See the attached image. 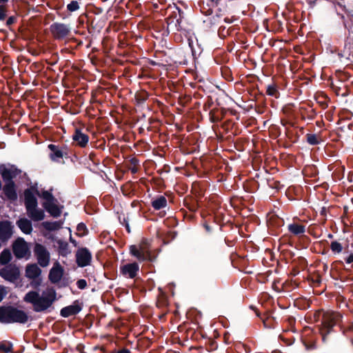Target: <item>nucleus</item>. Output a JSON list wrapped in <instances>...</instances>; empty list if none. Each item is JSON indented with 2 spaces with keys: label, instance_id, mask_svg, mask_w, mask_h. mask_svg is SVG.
<instances>
[{
  "label": "nucleus",
  "instance_id": "obj_16",
  "mask_svg": "<svg viewBox=\"0 0 353 353\" xmlns=\"http://www.w3.org/2000/svg\"><path fill=\"white\" fill-rule=\"evenodd\" d=\"M81 310V307L76 301L72 305L62 308L60 314L63 317H68L78 314Z\"/></svg>",
  "mask_w": 353,
  "mask_h": 353
},
{
  "label": "nucleus",
  "instance_id": "obj_8",
  "mask_svg": "<svg viewBox=\"0 0 353 353\" xmlns=\"http://www.w3.org/2000/svg\"><path fill=\"white\" fill-rule=\"evenodd\" d=\"M0 276L4 279L13 282L19 276V268L13 265H9L0 270Z\"/></svg>",
  "mask_w": 353,
  "mask_h": 353
},
{
  "label": "nucleus",
  "instance_id": "obj_1",
  "mask_svg": "<svg viewBox=\"0 0 353 353\" xmlns=\"http://www.w3.org/2000/svg\"><path fill=\"white\" fill-rule=\"evenodd\" d=\"M57 300V292L52 287L47 288L39 294L37 291H30L24 296L23 301L32 304L34 311L43 312L50 308Z\"/></svg>",
  "mask_w": 353,
  "mask_h": 353
},
{
  "label": "nucleus",
  "instance_id": "obj_31",
  "mask_svg": "<svg viewBox=\"0 0 353 353\" xmlns=\"http://www.w3.org/2000/svg\"><path fill=\"white\" fill-rule=\"evenodd\" d=\"M7 11L8 8L6 4L0 5V21H3L6 19Z\"/></svg>",
  "mask_w": 353,
  "mask_h": 353
},
{
  "label": "nucleus",
  "instance_id": "obj_30",
  "mask_svg": "<svg viewBox=\"0 0 353 353\" xmlns=\"http://www.w3.org/2000/svg\"><path fill=\"white\" fill-rule=\"evenodd\" d=\"M307 141L311 145H316L319 142L318 137L313 134H307Z\"/></svg>",
  "mask_w": 353,
  "mask_h": 353
},
{
  "label": "nucleus",
  "instance_id": "obj_39",
  "mask_svg": "<svg viewBox=\"0 0 353 353\" xmlns=\"http://www.w3.org/2000/svg\"><path fill=\"white\" fill-rule=\"evenodd\" d=\"M31 285L32 286H37L38 285H39V282H35V283L32 282Z\"/></svg>",
  "mask_w": 353,
  "mask_h": 353
},
{
  "label": "nucleus",
  "instance_id": "obj_27",
  "mask_svg": "<svg viewBox=\"0 0 353 353\" xmlns=\"http://www.w3.org/2000/svg\"><path fill=\"white\" fill-rule=\"evenodd\" d=\"M330 248L334 253H340L343 250L342 245L337 241H332L330 245Z\"/></svg>",
  "mask_w": 353,
  "mask_h": 353
},
{
  "label": "nucleus",
  "instance_id": "obj_15",
  "mask_svg": "<svg viewBox=\"0 0 353 353\" xmlns=\"http://www.w3.org/2000/svg\"><path fill=\"white\" fill-rule=\"evenodd\" d=\"M41 270L37 264H28L26 268V276L30 280H36L41 275Z\"/></svg>",
  "mask_w": 353,
  "mask_h": 353
},
{
  "label": "nucleus",
  "instance_id": "obj_32",
  "mask_svg": "<svg viewBox=\"0 0 353 353\" xmlns=\"http://www.w3.org/2000/svg\"><path fill=\"white\" fill-rule=\"evenodd\" d=\"M68 10L74 12L79 8V3L77 1H71L67 6Z\"/></svg>",
  "mask_w": 353,
  "mask_h": 353
},
{
  "label": "nucleus",
  "instance_id": "obj_41",
  "mask_svg": "<svg viewBox=\"0 0 353 353\" xmlns=\"http://www.w3.org/2000/svg\"><path fill=\"white\" fill-rule=\"evenodd\" d=\"M70 241L72 243H73L74 244V245H76V241L74 240H73L72 238H70Z\"/></svg>",
  "mask_w": 353,
  "mask_h": 353
},
{
  "label": "nucleus",
  "instance_id": "obj_13",
  "mask_svg": "<svg viewBox=\"0 0 353 353\" xmlns=\"http://www.w3.org/2000/svg\"><path fill=\"white\" fill-rule=\"evenodd\" d=\"M63 274V269L59 263H54L49 273V279L53 283H57L61 281Z\"/></svg>",
  "mask_w": 353,
  "mask_h": 353
},
{
  "label": "nucleus",
  "instance_id": "obj_35",
  "mask_svg": "<svg viewBox=\"0 0 353 353\" xmlns=\"http://www.w3.org/2000/svg\"><path fill=\"white\" fill-rule=\"evenodd\" d=\"M14 21H15V18L14 17H10L8 19L6 23L8 26H10V25L12 24L13 23H14Z\"/></svg>",
  "mask_w": 353,
  "mask_h": 353
},
{
  "label": "nucleus",
  "instance_id": "obj_34",
  "mask_svg": "<svg viewBox=\"0 0 353 353\" xmlns=\"http://www.w3.org/2000/svg\"><path fill=\"white\" fill-rule=\"evenodd\" d=\"M7 294L6 288L0 285V302L3 300L4 296Z\"/></svg>",
  "mask_w": 353,
  "mask_h": 353
},
{
  "label": "nucleus",
  "instance_id": "obj_5",
  "mask_svg": "<svg viewBox=\"0 0 353 353\" xmlns=\"http://www.w3.org/2000/svg\"><path fill=\"white\" fill-rule=\"evenodd\" d=\"M40 196L45 200L43 205L47 212L54 217L59 216L61 209L55 203L56 200L52 194L48 191H43Z\"/></svg>",
  "mask_w": 353,
  "mask_h": 353
},
{
  "label": "nucleus",
  "instance_id": "obj_21",
  "mask_svg": "<svg viewBox=\"0 0 353 353\" xmlns=\"http://www.w3.org/2000/svg\"><path fill=\"white\" fill-rule=\"evenodd\" d=\"M11 306H0V323H9Z\"/></svg>",
  "mask_w": 353,
  "mask_h": 353
},
{
  "label": "nucleus",
  "instance_id": "obj_28",
  "mask_svg": "<svg viewBox=\"0 0 353 353\" xmlns=\"http://www.w3.org/2000/svg\"><path fill=\"white\" fill-rule=\"evenodd\" d=\"M0 173L4 180H8L10 181L12 177V172L7 168L0 170Z\"/></svg>",
  "mask_w": 353,
  "mask_h": 353
},
{
  "label": "nucleus",
  "instance_id": "obj_14",
  "mask_svg": "<svg viewBox=\"0 0 353 353\" xmlns=\"http://www.w3.org/2000/svg\"><path fill=\"white\" fill-rule=\"evenodd\" d=\"M12 234V226L8 221L0 222V239L3 241L8 240Z\"/></svg>",
  "mask_w": 353,
  "mask_h": 353
},
{
  "label": "nucleus",
  "instance_id": "obj_19",
  "mask_svg": "<svg viewBox=\"0 0 353 353\" xmlns=\"http://www.w3.org/2000/svg\"><path fill=\"white\" fill-rule=\"evenodd\" d=\"M17 225L25 234H30L32 230V223L27 219H20L17 221Z\"/></svg>",
  "mask_w": 353,
  "mask_h": 353
},
{
  "label": "nucleus",
  "instance_id": "obj_40",
  "mask_svg": "<svg viewBox=\"0 0 353 353\" xmlns=\"http://www.w3.org/2000/svg\"><path fill=\"white\" fill-rule=\"evenodd\" d=\"M8 0H0V5L4 4L5 3L8 2Z\"/></svg>",
  "mask_w": 353,
  "mask_h": 353
},
{
  "label": "nucleus",
  "instance_id": "obj_23",
  "mask_svg": "<svg viewBox=\"0 0 353 353\" xmlns=\"http://www.w3.org/2000/svg\"><path fill=\"white\" fill-rule=\"evenodd\" d=\"M289 231L295 234H301L305 232V226L301 224H298L296 223H292L288 225Z\"/></svg>",
  "mask_w": 353,
  "mask_h": 353
},
{
  "label": "nucleus",
  "instance_id": "obj_4",
  "mask_svg": "<svg viewBox=\"0 0 353 353\" xmlns=\"http://www.w3.org/2000/svg\"><path fill=\"white\" fill-rule=\"evenodd\" d=\"M341 319V316L339 313L334 312H326L323 314L322 318V327L321 328V333L323 338L327 334L332 327L336 325Z\"/></svg>",
  "mask_w": 353,
  "mask_h": 353
},
{
  "label": "nucleus",
  "instance_id": "obj_29",
  "mask_svg": "<svg viewBox=\"0 0 353 353\" xmlns=\"http://www.w3.org/2000/svg\"><path fill=\"white\" fill-rule=\"evenodd\" d=\"M87 228L86 226L83 223H79L77 227V234L82 236L86 234Z\"/></svg>",
  "mask_w": 353,
  "mask_h": 353
},
{
  "label": "nucleus",
  "instance_id": "obj_43",
  "mask_svg": "<svg viewBox=\"0 0 353 353\" xmlns=\"http://www.w3.org/2000/svg\"><path fill=\"white\" fill-rule=\"evenodd\" d=\"M176 22H177L179 24L180 23V22H179V19H177V20H176Z\"/></svg>",
  "mask_w": 353,
  "mask_h": 353
},
{
  "label": "nucleus",
  "instance_id": "obj_11",
  "mask_svg": "<svg viewBox=\"0 0 353 353\" xmlns=\"http://www.w3.org/2000/svg\"><path fill=\"white\" fill-rule=\"evenodd\" d=\"M139 270V266L137 263H132L121 265L120 268L121 273L127 278L133 279L137 276Z\"/></svg>",
  "mask_w": 353,
  "mask_h": 353
},
{
  "label": "nucleus",
  "instance_id": "obj_42",
  "mask_svg": "<svg viewBox=\"0 0 353 353\" xmlns=\"http://www.w3.org/2000/svg\"><path fill=\"white\" fill-rule=\"evenodd\" d=\"M126 228H127L128 232H130V229H129L128 225H127V227H126Z\"/></svg>",
  "mask_w": 353,
  "mask_h": 353
},
{
  "label": "nucleus",
  "instance_id": "obj_9",
  "mask_svg": "<svg viewBox=\"0 0 353 353\" xmlns=\"http://www.w3.org/2000/svg\"><path fill=\"white\" fill-rule=\"evenodd\" d=\"M76 259L79 267H85L90 263L92 254L87 248H80L76 253Z\"/></svg>",
  "mask_w": 353,
  "mask_h": 353
},
{
  "label": "nucleus",
  "instance_id": "obj_3",
  "mask_svg": "<svg viewBox=\"0 0 353 353\" xmlns=\"http://www.w3.org/2000/svg\"><path fill=\"white\" fill-rule=\"evenodd\" d=\"M130 252L131 254L139 261L152 260L150 244L147 239H143L137 245H131L130 247Z\"/></svg>",
  "mask_w": 353,
  "mask_h": 353
},
{
  "label": "nucleus",
  "instance_id": "obj_10",
  "mask_svg": "<svg viewBox=\"0 0 353 353\" xmlns=\"http://www.w3.org/2000/svg\"><path fill=\"white\" fill-rule=\"evenodd\" d=\"M28 320V316L24 311L11 306L9 323H25Z\"/></svg>",
  "mask_w": 353,
  "mask_h": 353
},
{
  "label": "nucleus",
  "instance_id": "obj_25",
  "mask_svg": "<svg viewBox=\"0 0 353 353\" xmlns=\"http://www.w3.org/2000/svg\"><path fill=\"white\" fill-rule=\"evenodd\" d=\"M12 258L11 252L8 250H5L0 254V263L2 265L7 264Z\"/></svg>",
  "mask_w": 353,
  "mask_h": 353
},
{
  "label": "nucleus",
  "instance_id": "obj_26",
  "mask_svg": "<svg viewBox=\"0 0 353 353\" xmlns=\"http://www.w3.org/2000/svg\"><path fill=\"white\" fill-rule=\"evenodd\" d=\"M12 345L8 341H1L0 343V351L3 353H8L12 352Z\"/></svg>",
  "mask_w": 353,
  "mask_h": 353
},
{
  "label": "nucleus",
  "instance_id": "obj_36",
  "mask_svg": "<svg viewBox=\"0 0 353 353\" xmlns=\"http://www.w3.org/2000/svg\"><path fill=\"white\" fill-rule=\"evenodd\" d=\"M276 92V90L274 88H271V87H269L268 89V94L270 95H274Z\"/></svg>",
  "mask_w": 353,
  "mask_h": 353
},
{
  "label": "nucleus",
  "instance_id": "obj_24",
  "mask_svg": "<svg viewBox=\"0 0 353 353\" xmlns=\"http://www.w3.org/2000/svg\"><path fill=\"white\" fill-rule=\"evenodd\" d=\"M58 245H59V246H58L59 253L61 255H62L63 256H66L68 254H69L71 252L68 243L59 241H58Z\"/></svg>",
  "mask_w": 353,
  "mask_h": 353
},
{
  "label": "nucleus",
  "instance_id": "obj_2",
  "mask_svg": "<svg viewBox=\"0 0 353 353\" xmlns=\"http://www.w3.org/2000/svg\"><path fill=\"white\" fill-rule=\"evenodd\" d=\"M25 205L27 215L34 221H41L44 219L45 214L43 210L37 208V200L30 190L24 192Z\"/></svg>",
  "mask_w": 353,
  "mask_h": 353
},
{
  "label": "nucleus",
  "instance_id": "obj_7",
  "mask_svg": "<svg viewBox=\"0 0 353 353\" xmlns=\"http://www.w3.org/2000/svg\"><path fill=\"white\" fill-rule=\"evenodd\" d=\"M34 252L38 263L41 267H47L50 263V253L46 248L41 244H36Z\"/></svg>",
  "mask_w": 353,
  "mask_h": 353
},
{
  "label": "nucleus",
  "instance_id": "obj_6",
  "mask_svg": "<svg viewBox=\"0 0 353 353\" xmlns=\"http://www.w3.org/2000/svg\"><path fill=\"white\" fill-rule=\"evenodd\" d=\"M14 256L18 259L28 258L30 250L27 243L21 238L17 239L12 245Z\"/></svg>",
  "mask_w": 353,
  "mask_h": 353
},
{
  "label": "nucleus",
  "instance_id": "obj_33",
  "mask_svg": "<svg viewBox=\"0 0 353 353\" xmlns=\"http://www.w3.org/2000/svg\"><path fill=\"white\" fill-rule=\"evenodd\" d=\"M77 285L79 289H84L87 286V282L84 279H80L77 282Z\"/></svg>",
  "mask_w": 353,
  "mask_h": 353
},
{
  "label": "nucleus",
  "instance_id": "obj_22",
  "mask_svg": "<svg viewBox=\"0 0 353 353\" xmlns=\"http://www.w3.org/2000/svg\"><path fill=\"white\" fill-rule=\"evenodd\" d=\"M167 200L163 196H159L152 201V206L157 210L165 208Z\"/></svg>",
  "mask_w": 353,
  "mask_h": 353
},
{
  "label": "nucleus",
  "instance_id": "obj_37",
  "mask_svg": "<svg viewBox=\"0 0 353 353\" xmlns=\"http://www.w3.org/2000/svg\"><path fill=\"white\" fill-rule=\"evenodd\" d=\"M346 263H351L353 262V254L349 255V256L345 260Z\"/></svg>",
  "mask_w": 353,
  "mask_h": 353
},
{
  "label": "nucleus",
  "instance_id": "obj_17",
  "mask_svg": "<svg viewBox=\"0 0 353 353\" xmlns=\"http://www.w3.org/2000/svg\"><path fill=\"white\" fill-rule=\"evenodd\" d=\"M72 138L77 145L82 148L85 147L89 141V137L79 130H76Z\"/></svg>",
  "mask_w": 353,
  "mask_h": 353
},
{
  "label": "nucleus",
  "instance_id": "obj_20",
  "mask_svg": "<svg viewBox=\"0 0 353 353\" xmlns=\"http://www.w3.org/2000/svg\"><path fill=\"white\" fill-rule=\"evenodd\" d=\"M48 148L50 150V159L52 161H59L60 159H61L63 157V153L61 149L59 148L58 146L50 144L48 145Z\"/></svg>",
  "mask_w": 353,
  "mask_h": 353
},
{
  "label": "nucleus",
  "instance_id": "obj_18",
  "mask_svg": "<svg viewBox=\"0 0 353 353\" xmlns=\"http://www.w3.org/2000/svg\"><path fill=\"white\" fill-rule=\"evenodd\" d=\"M3 192L8 199L15 200L17 199V193L14 189V182L8 181L3 188Z\"/></svg>",
  "mask_w": 353,
  "mask_h": 353
},
{
  "label": "nucleus",
  "instance_id": "obj_12",
  "mask_svg": "<svg viewBox=\"0 0 353 353\" xmlns=\"http://www.w3.org/2000/svg\"><path fill=\"white\" fill-rule=\"evenodd\" d=\"M50 28L53 36L57 39H63L70 32V28L63 23H54Z\"/></svg>",
  "mask_w": 353,
  "mask_h": 353
},
{
  "label": "nucleus",
  "instance_id": "obj_38",
  "mask_svg": "<svg viewBox=\"0 0 353 353\" xmlns=\"http://www.w3.org/2000/svg\"><path fill=\"white\" fill-rule=\"evenodd\" d=\"M117 353H130V351L128 349H122L118 351Z\"/></svg>",
  "mask_w": 353,
  "mask_h": 353
}]
</instances>
